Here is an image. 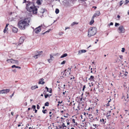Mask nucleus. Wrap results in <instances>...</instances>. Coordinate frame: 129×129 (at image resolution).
Listing matches in <instances>:
<instances>
[{
	"instance_id": "12",
	"label": "nucleus",
	"mask_w": 129,
	"mask_h": 129,
	"mask_svg": "<svg viewBox=\"0 0 129 129\" xmlns=\"http://www.w3.org/2000/svg\"><path fill=\"white\" fill-rule=\"evenodd\" d=\"M12 31L15 33H16L18 31V29L15 27H13L12 29Z\"/></svg>"
},
{
	"instance_id": "2",
	"label": "nucleus",
	"mask_w": 129,
	"mask_h": 129,
	"mask_svg": "<svg viewBox=\"0 0 129 129\" xmlns=\"http://www.w3.org/2000/svg\"><path fill=\"white\" fill-rule=\"evenodd\" d=\"M30 20V18H28L20 21L18 24L19 28L21 29H25L29 25V23Z\"/></svg>"
},
{
	"instance_id": "57",
	"label": "nucleus",
	"mask_w": 129,
	"mask_h": 129,
	"mask_svg": "<svg viewBox=\"0 0 129 129\" xmlns=\"http://www.w3.org/2000/svg\"><path fill=\"white\" fill-rule=\"evenodd\" d=\"M125 95H123L122 97V99H123L124 98H125Z\"/></svg>"
},
{
	"instance_id": "47",
	"label": "nucleus",
	"mask_w": 129,
	"mask_h": 129,
	"mask_svg": "<svg viewBox=\"0 0 129 129\" xmlns=\"http://www.w3.org/2000/svg\"><path fill=\"white\" fill-rule=\"evenodd\" d=\"M7 30V29H6V28H5V29H4L3 32L4 33H6V31Z\"/></svg>"
},
{
	"instance_id": "64",
	"label": "nucleus",
	"mask_w": 129,
	"mask_h": 129,
	"mask_svg": "<svg viewBox=\"0 0 129 129\" xmlns=\"http://www.w3.org/2000/svg\"><path fill=\"white\" fill-rule=\"evenodd\" d=\"M45 83V82L44 81H43L42 83V84H44Z\"/></svg>"
},
{
	"instance_id": "44",
	"label": "nucleus",
	"mask_w": 129,
	"mask_h": 129,
	"mask_svg": "<svg viewBox=\"0 0 129 129\" xmlns=\"http://www.w3.org/2000/svg\"><path fill=\"white\" fill-rule=\"evenodd\" d=\"M72 122L73 123H75V119H73L72 120Z\"/></svg>"
},
{
	"instance_id": "24",
	"label": "nucleus",
	"mask_w": 129,
	"mask_h": 129,
	"mask_svg": "<svg viewBox=\"0 0 129 129\" xmlns=\"http://www.w3.org/2000/svg\"><path fill=\"white\" fill-rule=\"evenodd\" d=\"M49 105V103L48 102H46L45 103V106H48Z\"/></svg>"
},
{
	"instance_id": "35",
	"label": "nucleus",
	"mask_w": 129,
	"mask_h": 129,
	"mask_svg": "<svg viewBox=\"0 0 129 129\" xmlns=\"http://www.w3.org/2000/svg\"><path fill=\"white\" fill-rule=\"evenodd\" d=\"M45 98H47L49 96V95L48 94H46L45 95Z\"/></svg>"
},
{
	"instance_id": "14",
	"label": "nucleus",
	"mask_w": 129,
	"mask_h": 129,
	"mask_svg": "<svg viewBox=\"0 0 129 129\" xmlns=\"http://www.w3.org/2000/svg\"><path fill=\"white\" fill-rule=\"evenodd\" d=\"M128 94H126V95H125V97L124 98V100L125 101H128L127 100V99H128Z\"/></svg>"
},
{
	"instance_id": "59",
	"label": "nucleus",
	"mask_w": 129,
	"mask_h": 129,
	"mask_svg": "<svg viewBox=\"0 0 129 129\" xmlns=\"http://www.w3.org/2000/svg\"><path fill=\"white\" fill-rule=\"evenodd\" d=\"M52 127L50 126H49L48 127V129H52Z\"/></svg>"
},
{
	"instance_id": "3",
	"label": "nucleus",
	"mask_w": 129,
	"mask_h": 129,
	"mask_svg": "<svg viewBox=\"0 0 129 129\" xmlns=\"http://www.w3.org/2000/svg\"><path fill=\"white\" fill-rule=\"evenodd\" d=\"M96 33L97 29L95 27H90L88 30V36L90 37L95 35Z\"/></svg>"
},
{
	"instance_id": "55",
	"label": "nucleus",
	"mask_w": 129,
	"mask_h": 129,
	"mask_svg": "<svg viewBox=\"0 0 129 129\" xmlns=\"http://www.w3.org/2000/svg\"><path fill=\"white\" fill-rule=\"evenodd\" d=\"M62 101L61 102H60V101H58V104H61V103H62Z\"/></svg>"
},
{
	"instance_id": "34",
	"label": "nucleus",
	"mask_w": 129,
	"mask_h": 129,
	"mask_svg": "<svg viewBox=\"0 0 129 129\" xmlns=\"http://www.w3.org/2000/svg\"><path fill=\"white\" fill-rule=\"evenodd\" d=\"M107 100H108V103H109L111 101V99H107Z\"/></svg>"
},
{
	"instance_id": "29",
	"label": "nucleus",
	"mask_w": 129,
	"mask_h": 129,
	"mask_svg": "<svg viewBox=\"0 0 129 129\" xmlns=\"http://www.w3.org/2000/svg\"><path fill=\"white\" fill-rule=\"evenodd\" d=\"M61 126L63 127L64 128V127H66L67 126L65 125V124L64 123H63L61 125Z\"/></svg>"
},
{
	"instance_id": "36",
	"label": "nucleus",
	"mask_w": 129,
	"mask_h": 129,
	"mask_svg": "<svg viewBox=\"0 0 129 129\" xmlns=\"http://www.w3.org/2000/svg\"><path fill=\"white\" fill-rule=\"evenodd\" d=\"M48 92L50 93L52 92V90L51 88H49V91Z\"/></svg>"
},
{
	"instance_id": "43",
	"label": "nucleus",
	"mask_w": 129,
	"mask_h": 129,
	"mask_svg": "<svg viewBox=\"0 0 129 129\" xmlns=\"http://www.w3.org/2000/svg\"><path fill=\"white\" fill-rule=\"evenodd\" d=\"M14 93H15V91H14V92H13V93H12V94L11 95H10V97L11 98V97H12L13 96V95H14Z\"/></svg>"
},
{
	"instance_id": "42",
	"label": "nucleus",
	"mask_w": 129,
	"mask_h": 129,
	"mask_svg": "<svg viewBox=\"0 0 129 129\" xmlns=\"http://www.w3.org/2000/svg\"><path fill=\"white\" fill-rule=\"evenodd\" d=\"M9 25V24H7L6 25V26L5 28H6V29H8V26Z\"/></svg>"
},
{
	"instance_id": "51",
	"label": "nucleus",
	"mask_w": 129,
	"mask_h": 129,
	"mask_svg": "<svg viewBox=\"0 0 129 129\" xmlns=\"http://www.w3.org/2000/svg\"><path fill=\"white\" fill-rule=\"evenodd\" d=\"M125 2H126V3H128L129 2V0H126L125 1Z\"/></svg>"
},
{
	"instance_id": "49",
	"label": "nucleus",
	"mask_w": 129,
	"mask_h": 129,
	"mask_svg": "<svg viewBox=\"0 0 129 129\" xmlns=\"http://www.w3.org/2000/svg\"><path fill=\"white\" fill-rule=\"evenodd\" d=\"M127 72H126L125 73V74H124V75L125 76H127Z\"/></svg>"
},
{
	"instance_id": "8",
	"label": "nucleus",
	"mask_w": 129,
	"mask_h": 129,
	"mask_svg": "<svg viewBox=\"0 0 129 129\" xmlns=\"http://www.w3.org/2000/svg\"><path fill=\"white\" fill-rule=\"evenodd\" d=\"M100 14V13L99 11H96L95 12V13H94L93 16V18H94L96 16H99Z\"/></svg>"
},
{
	"instance_id": "15",
	"label": "nucleus",
	"mask_w": 129,
	"mask_h": 129,
	"mask_svg": "<svg viewBox=\"0 0 129 129\" xmlns=\"http://www.w3.org/2000/svg\"><path fill=\"white\" fill-rule=\"evenodd\" d=\"M94 78V76H91L90 78L88 79V80L90 81H92L93 80V79Z\"/></svg>"
},
{
	"instance_id": "52",
	"label": "nucleus",
	"mask_w": 129,
	"mask_h": 129,
	"mask_svg": "<svg viewBox=\"0 0 129 129\" xmlns=\"http://www.w3.org/2000/svg\"><path fill=\"white\" fill-rule=\"evenodd\" d=\"M119 57L121 59H122L123 56L122 55H120L119 56Z\"/></svg>"
},
{
	"instance_id": "13",
	"label": "nucleus",
	"mask_w": 129,
	"mask_h": 129,
	"mask_svg": "<svg viewBox=\"0 0 129 129\" xmlns=\"http://www.w3.org/2000/svg\"><path fill=\"white\" fill-rule=\"evenodd\" d=\"M42 1V0H37L36 3L38 5H41V2Z\"/></svg>"
},
{
	"instance_id": "25",
	"label": "nucleus",
	"mask_w": 129,
	"mask_h": 129,
	"mask_svg": "<svg viewBox=\"0 0 129 129\" xmlns=\"http://www.w3.org/2000/svg\"><path fill=\"white\" fill-rule=\"evenodd\" d=\"M51 30V29H49L47 31L43 33L42 34L43 35H44V34H45L46 33H49V31Z\"/></svg>"
},
{
	"instance_id": "62",
	"label": "nucleus",
	"mask_w": 129,
	"mask_h": 129,
	"mask_svg": "<svg viewBox=\"0 0 129 129\" xmlns=\"http://www.w3.org/2000/svg\"><path fill=\"white\" fill-rule=\"evenodd\" d=\"M66 71V70H65L64 71V72H61V74H62V73H63V75L64 74V72H65Z\"/></svg>"
},
{
	"instance_id": "53",
	"label": "nucleus",
	"mask_w": 129,
	"mask_h": 129,
	"mask_svg": "<svg viewBox=\"0 0 129 129\" xmlns=\"http://www.w3.org/2000/svg\"><path fill=\"white\" fill-rule=\"evenodd\" d=\"M50 59H52V58H53V56H52L51 55H50Z\"/></svg>"
},
{
	"instance_id": "28",
	"label": "nucleus",
	"mask_w": 129,
	"mask_h": 129,
	"mask_svg": "<svg viewBox=\"0 0 129 129\" xmlns=\"http://www.w3.org/2000/svg\"><path fill=\"white\" fill-rule=\"evenodd\" d=\"M66 61L65 60H64L61 63V64H64L65 63H66Z\"/></svg>"
},
{
	"instance_id": "19",
	"label": "nucleus",
	"mask_w": 129,
	"mask_h": 129,
	"mask_svg": "<svg viewBox=\"0 0 129 129\" xmlns=\"http://www.w3.org/2000/svg\"><path fill=\"white\" fill-rule=\"evenodd\" d=\"M78 24V23L76 22H73L71 24V25L72 26H73V25H75V24Z\"/></svg>"
},
{
	"instance_id": "5",
	"label": "nucleus",
	"mask_w": 129,
	"mask_h": 129,
	"mask_svg": "<svg viewBox=\"0 0 129 129\" xmlns=\"http://www.w3.org/2000/svg\"><path fill=\"white\" fill-rule=\"evenodd\" d=\"M7 61L10 63L17 64L18 63V60H16L13 59H8L7 60Z\"/></svg>"
},
{
	"instance_id": "22",
	"label": "nucleus",
	"mask_w": 129,
	"mask_h": 129,
	"mask_svg": "<svg viewBox=\"0 0 129 129\" xmlns=\"http://www.w3.org/2000/svg\"><path fill=\"white\" fill-rule=\"evenodd\" d=\"M59 12V10L58 9H56L55 10V12L56 14H58Z\"/></svg>"
},
{
	"instance_id": "1",
	"label": "nucleus",
	"mask_w": 129,
	"mask_h": 129,
	"mask_svg": "<svg viewBox=\"0 0 129 129\" xmlns=\"http://www.w3.org/2000/svg\"><path fill=\"white\" fill-rule=\"evenodd\" d=\"M25 3L26 5V8L27 10L30 12H32L33 14H36L38 9L35 6L34 2L27 1Z\"/></svg>"
},
{
	"instance_id": "40",
	"label": "nucleus",
	"mask_w": 129,
	"mask_h": 129,
	"mask_svg": "<svg viewBox=\"0 0 129 129\" xmlns=\"http://www.w3.org/2000/svg\"><path fill=\"white\" fill-rule=\"evenodd\" d=\"M17 66H16L15 65H13L12 66V68H16Z\"/></svg>"
},
{
	"instance_id": "23",
	"label": "nucleus",
	"mask_w": 129,
	"mask_h": 129,
	"mask_svg": "<svg viewBox=\"0 0 129 129\" xmlns=\"http://www.w3.org/2000/svg\"><path fill=\"white\" fill-rule=\"evenodd\" d=\"M59 127V128H58V127H56V128L57 129H63L64 128L62 126H60L59 125L58 126Z\"/></svg>"
},
{
	"instance_id": "63",
	"label": "nucleus",
	"mask_w": 129,
	"mask_h": 129,
	"mask_svg": "<svg viewBox=\"0 0 129 129\" xmlns=\"http://www.w3.org/2000/svg\"><path fill=\"white\" fill-rule=\"evenodd\" d=\"M12 71L14 72H16V69H15V70H13Z\"/></svg>"
},
{
	"instance_id": "18",
	"label": "nucleus",
	"mask_w": 129,
	"mask_h": 129,
	"mask_svg": "<svg viewBox=\"0 0 129 129\" xmlns=\"http://www.w3.org/2000/svg\"><path fill=\"white\" fill-rule=\"evenodd\" d=\"M38 88V87L37 85H35V86H32L31 88L32 90H34L36 88Z\"/></svg>"
},
{
	"instance_id": "11",
	"label": "nucleus",
	"mask_w": 129,
	"mask_h": 129,
	"mask_svg": "<svg viewBox=\"0 0 129 129\" xmlns=\"http://www.w3.org/2000/svg\"><path fill=\"white\" fill-rule=\"evenodd\" d=\"M86 50H81L79 51L78 55L81 54L83 53H84L86 52Z\"/></svg>"
},
{
	"instance_id": "21",
	"label": "nucleus",
	"mask_w": 129,
	"mask_h": 129,
	"mask_svg": "<svg viewBox=\"0 0 129 129\" xmlns=\"http://www.w3.org/2000/svg\"><path fill=\"white\" fill-rule=\"evenodd\" d=\"M123 2L124 1H120L119 3V6H121L123 4Z\"/></svg>"
},
{
	"instance_id": "6",
	"label": "nucleus",
	"mask_w": 129,
	"mask_h": 129,
	"mask_svg": "<svg viewBox=\"0 0 129 129\" xmlns=\"http://www.w3.org/2000/svg\"><path fill=\"white\" fill-rule=\"evenodd\" d=\"M43 27L42 25H41V26H39L38 27L36 28L34 30V31L36 34L39 33L41 31V29L40 28V27Z\"/></svg>"
},
{
	"instance_id": "41",
	"label": "nucleus",
	"mask_w": 129,
	"mask_h": 129,
	"mask_svg": "<svg viewBox=\"0 0 129 129\" xmlns=\"http://www.w3.org/2000/svg\"><path fill=\"white\" fill-rule=\"evenodd\" d=\"M85 87H86L85 86V85H84L83 86V89H82V91H84V89H85Z\"/></svg>"
},
{
	"instance_id": "7",
	"label": "nucleus",
	"mask_w": 129,
	"mask_h": 129,
	"mask_svg": "<svg viewBox=\"0 0 129 129\" xmlns=\"http://www.w3.org/2000/svg\"><path fill=\"white\" fill-rule=\"evenodd\" d=\"M10 90L9 89H3L1 90V93H7L9 92Z\"/></svg>"
},
{
	"instance_id": "26",
	"label": "nucleus",
	"mask_w": 129,
	"mask_h": 129,
	"mask_svg": "<svg viewBox=\"0 0 129 129\" xmlns=\"http://www.w3.org/2000/svg\"><path fill=\"white\" fill-rule=\"evenodd\" d=\"M89 117L90 119H91L93 118V116L91 114H89Z\"/></svg>"
},
{
	"instance_id": "54",
	"label": "nucleus",
	"mask_w": 129,
	"mask_h": 129,
	"mask_svg": "<svg viewBox=\"0 0 129 129\" xmlns=\"http://www.w3.org/2000/svg\"><path fill=\"white\" fill-rule=\"evenodd\" d=\"M16 68H18L19 69H21V67H19V66H17V67H16Z\"/></svg>"
},
{
	"instance_id": "17",
	"label": "nucleus",
	"mask_w": 129,
	"mask_h": 129,
	"mask_svg": "<svg viewBox=\"0 0 129 129\" xmlns=\"http://www.w3.org/2000/svg\"><path fill=\"white\" fill-rule=\"evenodd\" d=\"M68 55L66 53L60 56V58H62L67 56Z\"/></svg>"
},
{
	"instance_id": "33",
	"label": "nucleus",
	"mask_w": 129,
	"mask_h": 129,
	"mask_svg": "<svg viewBox=\"0 0 129 129\" xmlns=\"http://www.w3.org/2000/svg\"><path fill=\"white\" fill-rule=\"evenodd\" d=\"M36 106L35 105H33L32 106V108L34 109H36Z\"/></svg>"
},
{
	"instance_id": "37",
	"label": "nucleus",
	"mask_w": 129,
	"mask_h": 129,
	"mask_svg": "<svg viewBox=\"0 0 129 129\" xmlns=\"http://www.w3.org/2000/svg\"><path fill=\"white\" fill-rule=\"evenodd\" d=\"M37 109H40V106L38 105H37Z\"/></svg>"
},
{
	"instance_id": "46",
	"label": "nucleus",
	"mask_w": 129,
	"mask_h": 129,
	"mask_svg": "<svg viewBox=\"0 0 129 129\" xmlns=\"http://www.w3.org/2000/svg\"><path fill=\"white\" fill-rule=\"evenodd\" d=\"M69 120L67 119V125H69L70 124V123L69 122Z\"/></svg>"
},
{
	"instance_id": "38",
	"label": "nucleus",
	"mask_w": 129,
	"mask_h": 129,
	"mask_svg": "<svg viewBox=\"0 0 129 129\" xmlns=\"http://www.w3.org/2000/svg\"><path fill=\"white\" fill-rule=\"evenodd\" d=\"M93 120H96V121H98V118L97 117H96L95 118L93 119Z\"/></svg>"
},
{
	"instance_id": "32",
	"label": "nucleus",
	"mask_w": 129,
	"mask_h": 129,
	"mask_svg": "<svg viewBox=\"0 0 129 129\" xmlns=\"http://www.w3.org/2000/svg\"><path fill=\"white\" fill-rule=\"evenodd\" d=\"M47 111V110L46 109L43 110L42 111V112L44 114H45L46 113L45 112Z\"/></svg>"
},
{
	"instance_id": "61",
	"label": "nucleus",
	"mask_w": 129,
	"mask_h": 129,
	"mask_svg": "<svg viewBox=\"0 0 129 129\" xmlns=\"http://www.w3.org/2000/svg\"><path fill=\"white\" fill-rule=\"evenodd\" d=\"M66 92V91H65V92H63L62 93H63V94L64 95L65 92Z\"/></svg>"
},
{
	"instance_id": "20",
	"label": "nucleus",
	"mask_w": 129,
	"mask_h": 129,
	"mask_svg": "<svg viewBox=\"0 0 129 129\" xmlns=\"http://www.w3.org/2000/svg\"><path fill=\"white\" fill-rule=\"evenodd\" d=\"M94 18H93V17L92 18L90 22V24L91 25L93 24V23L94 22Z\"/></svg>"
},
{
	"instance_id": "4",
	"label": "nucleus",
	"mask_w": 129,
	"mask_h": 129,
	"mask_svg": "<svg viewBox=\"0 0 129 129\" xmlns=\"http://www.w3.org/2000/svg\"><path fill=\"white\" fill-rule=\"evenodd\" d=\"M118 31L120 33H124L125 32V30L123 26L122 25L118 27Z\"/></svg>"
},
{
	"instance_id": "30",
	"label": "nucleus",
	"mask_w": 129,
	"mask_h": 129,
	"mask_svg": "<svg viewBox=\"0 0 129 129\" xmlns=\"http://www.w3.org/2000/svg\"><path fill=\"white\" fill-rule=\"evenodd\" d=\"M120 25L119 24V23H115V26H119V25Z\"/></svg>"
},
{
	"instance_id": "27",
	"label": "nucleus",
	"mask_w": 129,
	"mask_h": 129,
	"mask_svg": "<svg viewBox=\"0 0 129 129\" xmlns=\"http://www.w3.org/2000/svg\"><path fill=\"white\" fill-rule=\"evenodd\" d=\"M41 10L42 11H41L40 12L41 13H43L45 11V9H43V8H42V9H41Z\"/></svg>"
},
{
	"instance_id": "31",
	"label": "nucleus",
	"mask_w": 129,
	"mask_h": 129,
	"mask_svg": "<svg viewBox=\"0 0 129 129\" xmlns=\"http://www.w3.org/2000/svg\"><path fill=\"white\" fill-rule=\"evenodd\" d=\"M125 50V49L124 48H122L121 52H124Z\"/></svg>"
},
{
	"instance_id": "45",
	"label": "nucleus",
	"mask_w": 129,
	"mask_h": 129,
	"mask_svg": "<svg viewBox=\"0 0 129 129\" xmlns=\"http://www.w3.org/2000/svg\"><path fill=\"white\" fill-rule=\"evenodd\" d=\"M111 112V111H108L107 112V114H110Z\"/></svg>"
},
{
	"instance_id": "50",
	"label": "nucleus",
	"mask_w": 129,
	"mask_h": 129,
	"mask_svg": "<svg viewBox=\"0 0 129 129\" xmlns=\"http://www.w3.org/2000/svg\"><path fill=\"white\" fill-rule=\"evenodd\" d=\"M113 25V22H111L110 23V24H109V25Z\"/></svg>"
},
{
	"instance_id": "9",
	"label": "nucleus",
	"mask_w": 129,
	"mask_h": 129,
	"mask_svg": "<svg viewBox=\"0 0 129 129\" xmlns=\"http://www.w3.org/2000/svg\"><path fill=\"white\" fill-rule=\"evenodd\" d=\"M42 51H39L37 52L38 54L36 53V55L35 56H34V57L36 59L37 58H38V57L39 56H40V54L41 53H42Z\"/></svg>"
},
{
	"instance_id": "48",
	"label": "nucleus",
	"mask_w": 129,
	"mask_h": 129,
	"mask_svg": "<svg viewBox=\"0 0 129 129\" xmlns=\"http://www.w3.org/2000/svg\"><path fill=\"white\" fill-rule=\"evenodd\" d=\"M45 88L47 89V91H49V88H48L47 87H46Z\"/></svg>"
},
{
	"instance_id": "58",
	"label": "nucleus",
	"mask_w": 129,
	"mask_h": 129,
	"mask_svg": "<svg viewBox=\"0 0 129 129\" xmlns=\"http://www.w3.org/2000/svg\"><path fill=\"white\" fill-rule=\"evenodd\" d=\"M46 91H44L43 93L45 95V94L46 93Z\"/></svg>"
},
{
	"instance_id": "56",
	"label": "nucleus",
	"mask_w": 129,
	"mask_h": 129,
	"mask_svg": "<svg viewBox=\"0 0 129 129\" xmlns=\"http://www.w3.org/2000/svg\"><path fill=\"white\" fill-rule=\"evenodd\" d=\"M11 114L12 115H14V112H11Z\"/></svg>"
},
{
	"instance_id": "39",
	"label": "nucleus",
	"mask_w": 129,
	"mask_h": 129,
	"mask_svg": "<svg viewBox=\"0 0 129 129\" xmlns=\"http://www.w3.org/2000/svg\"><path fill=\"white\" fill-rule=\"evenodd\" d=\"M52 60V59H48V61L49 63H50L51 61V60Z\"/></svg>"
},
{
	"instance_id": "16",
	"label": "nucleus",
	"mask_w": 129,
	"mask_h": 129,
	"mask_svg": "<svg viewBox=\"0 0 129 129\" xmlns=\"http://www.w3.org/2000/svg\"><path fill=\"white\" fill-rule=\"evenodd\" d=\"M44 80V79L43 78H41L39 80V81L38 82V84H42V82Z\"/></svg>"
},
{
	"instance_id": "10",
	"label": "nucleus",
	"mask_w": 129,
	"mask_h": 129,
	"mask_svg": "<svg viewBox=\"0 0 129 129\" xmlns=\"http://www.w3.org/2000/svg\"><path fill=\"white\" fill-rule=\"evenodd\" d=\"M24 41V38L22 37H21L19 40V44H21Z\"/></svg>"
},
{
	"instance_id": "60",
	"label": "nucleus",
	"mask_w": 129,
	"mask_h": 129,
	"mask_svg": "<svg viewBox=\"0 0 129 129\" xmlns=\"http://www.w3.org/2000/svg\"><path fill=\"white\" fill-rule=\"evenodd\" d=\"M117 17L118 18H120V16L119 15H118L117 16Z\"/></svg>"
}]
</instances>
